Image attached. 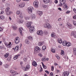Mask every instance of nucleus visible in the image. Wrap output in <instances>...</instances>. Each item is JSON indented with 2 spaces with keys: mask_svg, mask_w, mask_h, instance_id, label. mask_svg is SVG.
<instances>
[{
  "mask_svg": "<svg viewBox=\"0 0 76 76\" xmlns=\"http://www.w3.org/2000/svg\"><path fill=\"white\" fill-rule=\"evenodd\" d=\"M32 23V22L30 21L27 23L26 25L27 26V28H29V31L31 33H32L34 31V26H31V24Z\"/></svg>",
  "mask_w": 76,
  "mask_h": 76,
  "instance_id": "f257e3e1",
  "label": "nucleus"
},
{
  "mask_svg": "<svg viewBox=\"0 0 76 76\" xmlns=\"http://www.w3.org/2000/svg\"><path fill=\"white\" fill-rule=\"evenodd\" d=\"M10 9V8H7L5 10V12L7 15L9 16L11 13H12V12L10 11V10H9Z\"/></svg>",
  "mask_w": 76,
  "mask_h": 76,
  "instance_id": "f03ea898",
  "label": "nucleus"
},
{
  "mask_svg": "<svg viewBox=\"0 0 76 76\" xmlns=\"http://www.w3.org/2000/svg\"><path fill=\"white\" fill-rule=\"evenodd\" d=\"M39 51H40V48L38 46H36L34 49V54H37V53H39Z\"/></svg>",
  "mask_w": 76,
  "mask_h": 76,
  "instance_id": "7ed1b4c3",
  "label": "nucleus"
},
{
  "mask_svg": "<svg viewBox=\"0 0 76 76\" xmlns=\"http://www.w3.org/2000/svg\"><path fill=\"white\" fill-rule=\"evenodd\" d=\"M43 26L45 28H47L48 29H51V25L49 23H45L43 25Z\"/></svg>",
  "mask_w": 76,
  "mask_h": 76,
  "instance_id": "20e7f679",
  "label": "nucleus"
},
{
  "mask_svg": "<svg viewBox=\"0 0 76 76\" xmlns=\"http://www.w3.org/2000/svg\"><path fill=\"white\" fill-rule=\"evenodd\" d=\"M39 4V3L38 2V1H35L33 3V5L34 6V7H36V8L38 7Z\"/></svg>",
  "mask_w": 76,
  "mask_h": 76,
  "instance_id": "39448f33",
  "label": "nucleus"
},
{
  "mask_svg": "<svg viewBox=\"0 0 76 76\" xmlns=\"http://www.w3.org/2000/svg\"><path fill=\"white\" fill-rule=\"evenodd\" d=\"M32 10H34L33 7H31L28 8V12L29 14H31L32 12Z\"/></svg>",
  "mask_w": 76,
  "mask_h": 76,
  "instance_id": "423d86ee",
  "label": "nucleus"
},
{
  "mask_svg": "<svg viewBox=\"0 0 76 76\" xmlns=\"http://www.w3.org/2000/svg\"><path fill=\"white\" fill-rule=\"evenodd\" d=\"M37 33L38 35H40V36H43L44 35V33H43V31L42 30L38 31L37 32Z\"/></svg>",
  "mask_w": 76,
  "mask_h": 76,
  "instance_id": "0eeeda50",
  "label": "nucleus"
},
{
  "mask_svg": "<svg viewBox=\"0 0 76 76\" xmlns=\"http://www.w3.org/2000/svg\"><path fill=\"white\" fill-rule=\"evenodd\" d=\"M20 42V38L18 37H16L15 39V44H18Z\"/></svg>",
  "mask_w": 76,
  "mask_h": 76,
  "instance_id": "6e6552de",
  "label": "nucleus"
},
{
  "mask_svg": "<svg viewBox=\"0 0 76 76\" xmlns=\"http://www.w3.org/2000/svg\"><path fill=\"white\" fill-rule=\"evenodd\" d=\"M10 72L13 75H18V72L16 71H14V70H10Z\"/></svg>",
  "mask_w": 76,
  "mask_h": 76,
  "instance_id": "1a4fd4ad",
  "label": "nucleus"
},
{
  "mask_svg": "<svg viewBox=\"0 0 76 76\" xmlns=\"http://www.w3.org/2000/svg\"><path fill=\"white\" fill-rule=\"evenodd\" d=\"M69 75V73L67 71L64 72H63L62 76H68Z\"/></svg>",
  "mask_w": 76,
  "mask_h": 76,
  "instance_id": "9d476101",
  "label": "nucleus"
},
{
  "mask_svg": "<svg viewBox=\"0 0 76 76\" xmlns=\"http://www.w3.org/2000/svg\"><path fill=\"white\" fill-rule=\"evenodd\" d=\"M66 0H59V2L61 4V6H62L63 4H64V3H66Z\"/></svg>",
  "mask_w": 76,
  "mask_h": 76,
  "instance_id": "9b49d317",
  "label": "nucleus"
},
{
  "mask_svg": "<svg viewBox=\"0 0 76 76\" xmlns=\"http://www.w3.org/2000/svg\"><path fill=\"white\" fill-rule=\"evenodd\" d=\"M25 4L24 2H22L19 5V7H23L25 6Z\"/></svg>",
  "mask_w": 76,
  "mask_h": 76,
  "instance_id": "f8f14e48",
  "label": "nucleus"
},
{
  "mask_svg": "<svg viewBox=\"0 0 76 76\" xmlns=\"http://www.w3.org/2000/svg\"><path fill=\"white\" fill-rule=\"evenodd\" d=\"M32 64V65L34 67H36V66H37V62L35 61H33Z\"/></svg>",
  "mask_w": 76,
  "mask_h": 76,
  "instance_id": "ddd939ff",
  "label": "nucleus"
},
{
  "mask_svg": "<svg viewBox=\"0 0 76 76\" xmlns=\"http://www.w3.org/2000/svg\"><path fill=\"white\" fill-rule=\"evenodd\" d=\"M20 56V54H19L17 55L16 56H15L14 57V60H16V59L18 58Z\"/></svg>",
  "mask_w": 76,
  "mask_h": 76,
  "instance_id": "4468645a",
  "label": "nucleus"
},
{
  "mask_svg": "<svg viewBox=\"0 0 76 76\" xmlns=\"http://www.w3.org/2000/svg\"><path fill=\"white\" fill-rule=\"evenodd\" d=\"M65 3L66 2H64L62 4L64 5V9H68V6H67L66 4H65Z\"/></svg>",
  "mask_w": 76,
  "mask_h": 76,
  "instance_id": "2eb2a0df",
  "label": "nucleus"
},
{
  "mask_svg": "<svg viewBox=\"0 0 76 76\" xmlns=\"http://www.w3.org/2000/svg\"><path fill=\"white\" fill-rule=\"evenodd\" d=\"M71 34L72 35H73L74 37H75V38H76V34L75 33V31H72L71 32Z\"/></svg>",
  "mask_w": 76,
  "mask_h": 76,
  "instance_id": "dca6fc26",
  "label": "nucleus"
},
{
  "mask_svg": "<svg viewBox=\"0 0 76 76\" xmlns=\"http://www.w3.org/2000/svg\"><path fill=\"white\" fill-rule=\"evenodd\" d=\"M67 42L66 41H64L62 42V44L64 46H66V45H67Z\"/></svg>",
  "mask_w": 76,
  "mask_h": 76,
  "instance_id": "f3484780",
  "label": "nucleus"
},
{
  "mask_svg": "<svg viewBox=\"0 0 76 76\" xmlns=\"http://www.w3.org/2000/svg\"><path fill=\"white\" fill-rule=\"evenodd\" d=\"M31 17L32 19H35V18H36V16H35V15L34 14H32L31 15Z\"/></svg>",
  "mask_w": 76,
  "mask_h": 76,
  "instance_id": "a211bd4d",
  "label": "nucleus"
},
{
  "mask_svg": "<svg viewBox=\"0 0 76 76\" xmlns=\"http://www.w3.org/2000/svg\"><path fill=\"white\" fill-rule=\"evenodd\" d=\"M9 53H6L4 55V57L5 58H7L9 56Z\"/></svg>",
  "mask_w": 76,
  "mask_h": 76,
  "instance_id": "6ab92c4d",
  "label": "nucleus"
},
{
  "mask_svg": "<svg viewBox=\"0 0 76 76\" xmlns=\"http://www.w3.org/2000/svg\"><path fill=\"white\" fill-rule=\"evenodd\" d=\"M43 2L45 3H50V0H43Z\"/></svg>",
  "mask_w": 76,
  "mask_h": 76,
  "instance_id": "aec40b11",
  "label": "nucleus"
},
{
  "mask_svg": "<svg viewBox=\"0 0 76 76\" xmlns=\"http://www.w3.org/2000/svg\"><path fill=\"white\" fill-rule=\"evenodd\" d=\"M23 28L22 27H20L19 28V31L20 33L22 34V31H23Z\"/></svg>",
  "mask_w": 76,
  "mask_h": 76,
  "instance_id": "412c9836",
  "label": "nucleus"
},
{
  "mask_svg": "<svg viewBox=\"0 0 76 76\" xmlns=\"http://www.w3.org/2000/svg\"><path fill=\"white\" fill-rule=\"evenodd\" d=\"M72 45V44L70 42H67L66 44V46L67 47H70V46H71Z\"/></svg>",
  "mask_w": 76,
  "mask_h": 76,
  "instance_id": "4be33fe9",
  "label": "nucleus"
},
{
  "mask_svg": "<svg viewBox=\"0 0 76 76\" xmlns=\"http://www.w3.org/2000/svg\"><path fill=\"white\" fill-rule=\"evenodd\" d=\"M58 42L59 44H61L62 43V39H59L58 40Z\"/></svg>",
  "mask_w": 76,
  "mask_h": 76,
  "instance_id": "5701e85b",
  "label": "nucleus"
},
{
  "mask_svg": "<svg viewBox=\"0 0 76 76\" xmlns=\"http://www.w3.org/2000/svg\"><path fill=\"white\" fill-rule=\"evenodd\" d=\"M28 38L29 39H30V41H32L33 39H34L33 37L31 36L28 37Z\"/></svg>",
  "mask_w": 76,
  "mask_h": 76,
  "instance_id": "b1692460",
  "label": "nucleus"
},
{
  "mask_svg": "<svg viewBox=\"0 0 76 76\" xmlns=\"http://www.w3.org/2000/svg\"><path fill=\"white\" fill-rule=\"evenodd\" d=\"M19 47L18 46H17L15 48L14 50H15V51H18V50H19Z\"/></svg>",
  "mask_w": 76,
  "mask_h": 76,
  "instance_id": "393cba45",
  "label": "nucleus"
},
{
  "mask_svg": "<svg viewBox=\"0 0 76 76\" xmlns=\"http://www.w3.org/2000/svg\"><path fill=\"white\" fill-rule=\"evenodd\" d=\"M41 63L44 69H47V66H45L44 64V63H43V62H42Z\"/></svg>",
  "mask_w": 76,
  "mask_h": 76,
  "instance_id": "a878e982",
  "label": "nucleus"
},
{
  "mask_svg": "<svg viewBox=\"0 0 76 76\" xmlns=\"http://www.w3.org/2000/svg\"><path fill=\"white\" fill-rule=\"evenodd\" d=\"M12 28L13 30H16V28H17V27L12 26Z\"/></svg>",
  "mask_w": 76,
  "mask_h": 76,
  "instance_id": "bb28decb",
  "label": "nucleus"
},
{
  "mask_svg": "<svg viewBox=\"0 0 76 76\" xmlns=\"http://www.w3.org/2000/svg\"><path fill=\"white\" fill-rule=\"evenodd\" d=\"M38 13L39 16H41L43 14V13L41 11H39L38 12Z\"/></svg>",
  "mask_w": 76,
  "mask_h": 76,
  "instance_id": "cd10ccee",
  "label": "nucleus"
},
{
  "mask_svg": "<svg viewBox=\"0 0 76 76\" xmlns=\"http://www.w3.org/2000/svg\"><path fill=\"white\" fill-rule=\"evenodd\" d=\"M73 52L75 54H76V48H74L73 49Z\"/></svg>",
  "mask_w": 76,
  "mask_h": 76,
  "instance_id": "c85d7f7f",
  "label": "nucleus"
},
{
  "mask_svg": "<svg viewBox=\"0 0 76 76\" xmlns=\"http://www.w3.org/2000/svg\"><path fill=\"white\" fill-rule=\"evenodd\" d=\"M0 19L2 20H4V16L2 15L1 16H0Z\"/></svg>",
  "mask_w": 76,
  "mask_h": 76,
  "instance_id": "c756f323",
  "label": "nucleus"
},
{
  "mask_svg": "<svg viewBox=\"0 0 76 76\" xmlns=\"http://www.w3.org/2000/svg\"><path fill=\"white\" fill-rule=\"evenodd\" d=\"M23 22V20H20L18 21V22L19 23H21Z\"/></svg>",
  "mask_w": 76,
  "mask_h": 76,
  "instance_id": "7c9ffc66",
  "label": "nucleus"
},
{
  "mask_svg": "<svg viewBox=\"0 0 76 76\" xmlns=\"http://www.w3.org/2000/svg\"><path fill=\"white\" fill-rule=\"evenodd\" d=\"M25 42L26 44H29V43H30L28 41L27 39H26L25 40Z\"/></svg>",
  "mask_w": 76,
  "mask_h": 76,
  "instance_id": "2f4dec72",
  "label": "nucleus"
},
{
  "mask_svg": "<svg viewBox=\"0 0 76 76\" xmlns=\"http://www.w3.org/2000/svg\"><path fill=\"white\" fill-rule=\"evenodd\" d=\"M55 35H56V34L54 33H53L51 34V36L52 37H54Z\"/></svg>",
  "mask_w": 76,
  "mask_h": 76,
  "instance_id": "473e14b6",
  "label": "nucleus"
},
{
  "mask_svg": "<svg viewBox=\"0 0 76 76\" xmlns=\"http://www.w3.org/2000/svg\"><path fill=\"white\" fill-rule=\"evenodd\" d=\"M23 69L24 70H25V71H26L27 70H28V69L26 67H23Z\"/></svg>",
  "mask_w": 76,
  "mask_h": 76,
  "instance_id": "72a5a7b5",
  "label": "nucleus"
},
{
  "mask_svg": "<svg viewBox=\"0 0 76 76\" xmlns=\"http://www.w3.org/2000/svg\"><path fill=\"white\" fill-rule=\"evenodd\" d=\"M45 57H43L42 59V61H45Z\"/></svg>",
  "mask_w": 76,
  "mask_h": 76,
  "instance_id": "f704fd0d",
  "label": "nucleus"
},
{
  "mask_svg": "<svg viewBox=\"0 0 76 76\" xmlns=\"http://www.w3.org/2000/svg\"><path fill=\"white\" fill-rule=\"evenodd\" d=\"M51 50V51L52 52V53H56V50H55V49H52Z\"/></svg>",
  "mask_w": 76,
  "mask_h": 76,
  "instance_id": "c9c22d12",
  "label": "nucleus"
},
{
  "mask_svg": "<svg viewBox=\"0 0 76 76\" xmlns=\"http://www.w3.org/2000/svg\"><path fill=\"white\" fill-rule=\"evenodd\" d=\"M30 67H31V66L29 65L28 64L26 65V68H27V69H30Z\"/></svg>",
  "mask_w": 76,
  "mask_h": 76,
  "instance_id": "e433bc0d",
  "label": "nucleus"
},
{
  "mask_svg": "<svg viewBox=\"0 0 76 76\" xmlns=\"http://www.w3.org/2000/svg\"><path fill=\"white\" fill-rule=\"evenodd\" d=\"M42 49L43 50H45L46 49V46H43Z\"/></svg>",
  "mask_w": 76,
  "mask_h": 76,
  "instance_id": "4c0bfd02",
  "label": "nucleus"
},
{
  "mask_svg": "<svg viewBox=\"0 0 76 76\" xmlns=\"http://www.w3.org/2000/svg\"><path fill=\"white\" fill-rule=\"evenodd\" d=\"M56 57L57 58L58 60H60V58L59 57V56H58L57 55H56Z\"/></svg>",
  "mask_w": 76,
  "mask_h": 76,
  "instance_id": "58836bf2",
  "label": "nucleus"
},
{
  "mask_svg": "<svg viewBox=\"0 0 76 76\" xmlns=\"http://www.w3.org/2000/svg\"><path fill=\"white\" fill-rule=\"evenodd\" d=\"M61 55L62 56H64V52L63 50H62L61 52Z\"/></svg>",
  "mask_w": 76,
  "mask_h": 76,
  "instance_id": "ea45409f",
  "label": "nucleus"
},
{
  "mask_svg": "<svg viewBox=\"0 0 76 76\" xmlns=\"http://www.w3.org/2000/svg\"><path fill=\"white\" fill-rule=\"evenodd\" d=\"M7 60L9 61H10L11 60V57H8L7 58Z\"/></svg>",
  "mask_w": 76,
  "mask_h": 76,
  "instance_id": "a19ab883",
  "label": "nucleus"
},
{
  "mask_svg": "<svg viewBox=\"0 0 76 76\" xmlns=\"http://www.w3.org/2000/svg\"><path fill=\"white\" fill-rule=\"evenodd\" d=\"M30 19V17L27 16L25 18V19H26V20H28V19Z\"/></svg>",
  "mask_w": 76,
  "mask_h": 76,
  "instance_id": "79ce46f5",
  "label": "nucleus"
},
{
  "mask_svg": "<svg viewBox=\"0 0 76 76\" xmlns=\"http://www.w3.org/2000/svg\"><path fill=\"white\" fill-rule=\"evenodd\" d=\"M6 46L7 47H8V48H11V45H9L8 44H7V45H6Z\"/></svg>",
  "mask_w": 76,
  "mask_h": 76,
  "instance_id": "37998d69",
  "label": "nucleus"
},
{
  "mask_svg": "<svg viewBox=\"0 0 76 76\" xmlns=\"http://www.w3.org/2000/svg\"><path fill=\"white\" fill-rule=\"evenodd\" d=\"M38 45H39V46H41V45H42V43L41 42L39 43Z\"/></svg>",
  "mask_w": 76,
  "mask_h": 76,
  "instance_id": "c03bdc74",
  "label": "nucleus"
},
{
  "mask_svg": "<svg viewBox=\"0 0 76 76\" xmlns=\"http://www.w3.org/2000/svg\"><path fill=\"white\" fill-rule=\"evenodd\" d=\"M17 15H19L20 14V11H17L16 12Z\"/></svg>",
  "mask_w": 76,
  "mask_h": 76,
  "instance_id": "a18cd8bd",
  "label": "nucleus"
},
{
  "mask_svg": "<svg viewBox=\"0 0 76 76\" xmlns=\"http://www.w3.org/2000/svg\"><path fill=\"white\" fill-rule=\"evenodd\" d=\"M38 56H39L40 57H42V55L40 53H39L38 54Z\"/></svg>",
  "mask_w": 76,
  "mask_h": 76,
  "instance_id": "49530a36",
  "label": "nucleus"
},
{
  "mask_svg": "<svg viewBox=\"0 0 76 76\" xmlns=\"http://www.w3.org/2000/svg\"><path fill=\"white\" fill-rule=\"evenodd\" d=\"M51 69H51L52 71H53V70H54V66H52L51 67Z\"/></svg>",
  "mask_w": 76,
  "mask_h": 76,
  "instance_id": "de8ad7c7",
  "label": "nucleus"
},
{
  "mask_svg": "<svg viewBox=\"0 0 76 76\" xmlns=\"http://www.w3.org/2000/svg\"><path fill=\"white\" fill-rule=\"evenodd\" d=\"M73 24L74 25H75V26H76V21H74L73 22Z\"/></svg>",
  "mask_w": 76,
  "mask_h": 76,
  "instance_id": "09e8293b",
  "label": "nucleus"
},
{
  "mask_svg": "<svg viewBox=\"0 0 76 76\" xmlns=\"http://www.w3.org/2000/svg\"><path fill=\"white\" fill-rule=\"evenodd\" d=\"M68 25V27L69 28H70V29H72V26H70L68 24H67Z\"/></svg>",
  "mask_w": 76,
  "mask_h": 76,
  "instance_id": "8fccbe9b",
  "label": "nucleus"
},
{
  "mask_svg": "<svg viewBox=\"0 0 76 76\" xmlns=\"http://www.w3.org/2000/svg\"><path fill=\"white\" fill-rule=\"evenodd\" d=\"M44 34H48V32L46 31H44Z\"/></svg>",
  "mask_w": 76,
  "mask_h": 76,
  "instance_id": "3c124183",
  "label": "nucleus"
},
{
  "mask_svg": "<svg viewBox=\"0 0 76 76\" xmlns=\"http://www.w3.org/2000/svg\"><path fill=\"white\" fill-rule=\"evenodd\" d=\"M45 72H46V73H47V74H50V72H49L47 71H45Z\"/></svg>",
  "mask_w": 76,
  "mask_h": 76,
  "instance_id": "603ef678",
  "label": "nucleus"
},
{
  "mask_svg": "<svg viewBox=\"0 0 76 76\" xmlns=\"http://www.w3.org/2000/svg\"><path fill=\"white\" fill-rule=\"evenodd\" d=\"M73 19H76V15H75L73 17Z\"/></svg>",
  "mask_w": 76,
  "mask_h": 76,
  "instance_id": "864d4df0",
  "label": "nucleus"
},
{
  "mask_svg": "<svg viewBox=\"0 0 76 76\" xmlns=\"http://www.w3.org/2000/svg\"><path fill=\"white\" fill-rule=\"evenodd\" d=\"M70 13V11H67L66 12V13H67V14H68L69 13Z\"/></svg>",
  "mask_w": 76,
  "mask_h": 76,
  "instance_id": "5fc2aeb1",
  "label": "nucleus"
},
{
  "mask_svg": "<svg viewBox=\"0 0 76 76\" xmlns=\"http://www.w3.org/2000/svg\"><path fill=\"white\" fill-rule=\"evenodd\" d=\"M21 1V0H16V2L17 3H19Z\"/></svg>",
  "mask_w": 76,
  "mask_h": 76,
  "instance_id": "6e6d98bb",
  "label": "nucleus"
},
{
  "mask_svg": "<svg viewBox=\"0 0 76 76\" xmlns=\"http://www.w3.org/2000/svg\"><path fill=\"white\" fill-rule=\"evenodd\" d=\"M43 8H46V7H47V5H43Z\"/></svg>",
  "mask_w": 76,
  "mask_h": 76,
  "instance_id": "4d7b16f0",
  "label": "nucleus"
},
{
  "mask_svg": "<svg viewBox=\"0 0 76 76\" xmlns=\"http://www.w3.org/2000/svg\"><path fill=\"white\" fill-rule=\"evenodd\" d=\"M73 11L74 12L76 13V9L75 8L73 10Z\"/></svg>",
  "mask_w": 76,
  "mask_h": 76,
  "instance_id": "13d9d810",
  "label": "nucleus"
},
{
  "mask_svg": "<svg viewBox=\"0 0 76 76\" xmlns=\"http://www.w3.org/2000/svg\"><path fill=\"white\" fill-rule=\"evenodd\" d=\"M4 13V12H3V10H2L1 11L0 14H3V13Z\"/></svg>",
  "mask_w": 76,
  "mask_h": 76,
  "instance_id": "bf43d9fd",
  "label": "nucleus"
},
{
  "mask_svg": "<svg viewBox=\"0 0 76 76\" xmlns=\"http://www.w3.org/2000/svg\"><path fill=\"white\" fill-rule=\"evenodd\" d=\"M53 76V73H51L50 74V76Z\"/></svg>",
  "mask_w": 76,
  "mask_h": 76,
  "instance_id": "052dcab7",
  "label": "nucleus"
},
{
  "mask_svg": "<svg viewBox=\"0 0 76 76\" xmlns=\"http://www.w3.org/2000/svg\"><path fill=\"white\" fill-rule=\"evenodd\" d=\"M54 2L55 3H58V1H57V0H55Z\"/></svg>",
  "mask_w": 76,
  "mask_h": 76,
  "instance_id": "680f3d73",
  "label": "nucleus"
},
{
  "mask_svg": "<svg viewBox=\"0 0 76 76\" xmlns=\"http://www.w3.org/2000/svg\"><path fill=\"white\" fill-rule=\"evenodd\" d=\"M19 17L20 18H22V17H23L22 16V14H20V15L19 16Z\"/></svg>",
  "mask_w": 76,
  "mask_h": 76,
  "instance_id": "e2e57ef3",
  "label": "nucleus"
},
{
  "mask_svg": "<svg viewBox=\"0 0 76 76\" xmlns=\"http://www.w3.org/2000/svg\"><path fill=\"white\" fill-rule=\"evenodd\" d=\"M54 65H55V66H57V65H58V64L56 63H55L54 64Z\"/></svg>",
  "mask_w": 76,
  "mask_h": 76,
  "instance_id": "0e129e2a",
  "label": "nucleus"
},
{
  "mask_svg": "<svg viewBox=\"0 0 76 76\" xmlns=\"http://www.w3.org/2000/svg\"><path fill=\"white\" fill-rule=\"evenodd\" d=\"M1 31H3V28L1 27H0V32H1Z\"/></svg>",
  "mask_w": 76,
  "mask_h": 76,
  "instance_id": "69168bd1",
  "label": "nucleus"
},
{
  "mask_svg": "<svg viewBox=\"0 0 76 76\" xmlns=\"http://www.w3.org/2000/svg\"><path fill=\"white\" fill-rule=\"evenodd\" d=\"M58 10H60V11H61V8H58Z\"/></svg>",
  "mask_w": 76,
  "mask_h": 76,
  "instance_id": "338daca9",
  "label": "nucleus"
},
{
  "mask_svg": "<svg viewBox=\"0 0 76 76\" xmlns=\"http://www.w3.org/2000/svg\"><path fill=\"white\" fill-rule=\"evenodd\" d=\"M4 44L6 46L7 45V42H4Z\"/></svg>",
  "mask_w": 76,
  "mask_h": 76,
  "instance_id": "774afa93",
  "label": "nucleus"
}]
</instances>
